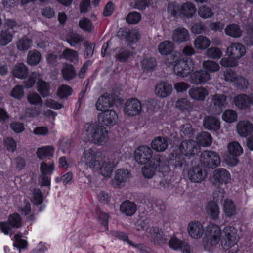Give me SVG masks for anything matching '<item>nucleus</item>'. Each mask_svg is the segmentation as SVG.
Returning <instances> with one entry per match:
<instances>
[{
    "label": "nucleus",
    "mask_w": 253,
    "mask_h": 253,
    "mask_svg": "<svg viewBox=\"0 0 253 253\" xmlns=\"http://www.w3.org/2000/svg\"><path fill=\"white\" fill-rule=\"evenodd\" d=\"M84 132L89 140L97 145H103L109 139L107 128L102 125L86 123L84 127Z\"/></svg>",
    "instance_id": "obj_1"
},
{
    "label": "nucleus",
    "mask_w": 253,
    "mask_h": 253,
    "mask_svg": "<svg viewBox=\"0 0 253 253\" xmlns=\"http://www.w3.org/2000/svg\"><path fill=\"white\" fill-rule=\"evenodd\" d=\"M224 94L215 93L210 95V111L214 115L220 114L226 107L228 102Z\"/></svg>",
    "instance_id": "obj_2"
},
{
    "label": "nucleus",
    "mask_w": 253,
    "mask_h": 253,
    "mask_svg": "<svg viewBox=\"0 0 253 253\" xmlns=\"http://www.w3.org/2000/svg\"><path fill=\"white\" fill-rule=\"evenodd\" d=\"M173 70L178 76L187 77L194 70L193 62L190 58H183L175 64Z\"/></svg>",
    "instance_id": "obj_3"
},
{
    "label": "nucleus",
    "mask_w": 253,
    "mask_h": 253,
    "mask_svg": "<svg viewBox=\"0 0 253 253\" xmlns=\"http://www.w3.org/2000/svg\"><path fill=\"white\" fill-rule=\"evenodd\" d=\"M22 218L17 213H14L10 214L7 222H1L0 223V228L5 234H11L12 230L11 227L14 228H19L22 226Z\"/></svg>",
    "instance_id": "obj_4"
},
{
    "label": "nucleus",
    "mask_w": 253,
    "mask_h": 253,
    "mask_svg": "<svg viewBox=\"0 0 253 253\" xmlns=\"http://www.w3.org/2000/svg\"><path fill=\"white\" fill-rule=\"evenodd\" d=\"M200 161L205 167L214 169L220 165L221 159L216 152L205 151L201 154Z\"/></svg>",
    "instance_id": "obj_5"
},
{
    "label": "nucleus",
    "mask_w": 253,
    "mask_h": 253,
    "mask_svg": "<svg viewBox=\"0 0 253 253\" xmlns=\"http://www.w3.org/2000/svg\"><path fill=\"white\" fill-rule=\"evenodd\" d=\"M179 150L183 155L187 157H191L200 152V147L195 141L185 140L181 142Z\"/></svg>",
    "instance_id": "obj_6"
},
{
    "label": "nucleus",
    "mask_w": 253,
    "mask_h": 253,
    "mask_svg": "<svg viewBox=\"0 0 253 253\" xmlns=\"http://www.w3.org/2000/svg\"><path fill=\"white\" fill-rule=\"evenodd\" d=\"M102 156H97L95 152L91 149L85 150L82 158L83 162L90 168L98 169L101 166Z\"/></svg>",
    "instance_id": "obj_7"
},
{
    "label": "nucleus",
    "mask_w": 253,
    "mask_h": 253,
    "mask_svg": "<svg viewBox=\"0 0 253 253\" xmlns=\"http://www.w3.org/2000/svg\"><path fill=\"white\" fill-rule=\"evenodd\" d=\"M98 119L102 125L113 126L117 123L118 116L114 110L106 109L98 114Z\"/></svg>",
    "instance_id": "obj_8"
},
{
    "label": "nucleus",
    "mask_w": 253,
    "mask_h": 253,
    "mask_svg": "<svg viewBox=\"0 0 253 253\" xmlns=\"http://www.w3.org/2000/svg\"><path fill=\"white\" fill-rule=\"evenodd\" d=\"M130 176V173L127 169H118L115 172L114 177L111 181V185L114 188H121L125 186V183Z\"/></svg>",
    "instance_id": "obj_9"
},
{
    "label": "nucleus",
    "mask_w": 253,
    "mask_h": 253,
    "mask_svg": "<svg viewBox=\"0 0 253 253\" xmlns=\"http://www.w3.org/2000/svg\"><path fill=\"white\" fill-rule=\"evenodd\" d=\"M230 178V174L226 169L219 168L213 171L210 181L215 187H219L221 184L227 183Z\"/></svg>",
    "instance_id": "obj_10"
},
{
    "label": "nucleus",
    "mask_w": 253,
    "mask_h": 253,
    "mask_svg": "<svg viewBox=\"0 0 253 253\" xmlns=\"http://www.w3.org/2000/svg\"><path fill=\"white\" fill-rule=\"evenodd\" d=\"M224 234V241L222 243V247L224 249H227L229 247L235 246L239 240L236 230L231 226H227L223 230Z\"/></svg>",
    "instance_id": "obj_11"
},
{
    "label": "nucleus",
    "mask_w": 253,
    "mask_h": 253,
    "mask_svg": "<svg viewBox=\"0 0 253 253\" xmlns=\"http://www.w3.org/2000/svg\"><path fill=\"white\" fill-rule=\"evenodd\" d=\"M114 156L111 155V158H106L105 156L101 160V166L100 169V173L104 177H109L112 173L113 168L117 165L118 162L114 158Z\"/></svg>",
    "instance_id": "obj_12"
},
{
    "label": "nucleus",
    "mask_w": 253,
    "mask_h": 253,
    "mask_svg": "<svg viewBox=\"0 0 253 253\" xmlns=\"http://www.w3.org/2000/svg\"><path fill=\"white\" fill-rule=\"evenodd\" d=\"M151 149L146 145H141L135 151V160L140 164H145L150 161L152 157Z\"/></svg>",
    "instance_id": "obj_13"
},
{
    "label": "nucleus",
    "mask_w": 253,
    "mask_h": 253,
    "mask_svg": "<svg viewBox=\"0 0 253 253\" xmlns=\"http://www.w3.org/2000/svg\"><path fill=\"white\" fill-rule=\"evenodd\" d=\"M141 110V104L137 98H132L126 101L124 111L128 116H133L139 115Z\"/></svg>",
    "instance_id": "obj_14"
},
{
    "label": "nucleus",
    "mask_w": 253,
    "mask_h": 253,
    "mask_svg": "<svg viewBox=\"0 0 253 253\" xmlns=\"http://www.w3.org/2000/svg\"><path fill=\"white\" fill-rule=\"evenodd\" d=\"M188 178L194 183H200L207 177V171L201 166L192 167L188 171Z\"/></svg>",
    "instance_id": "obj_15"
},
{
    "label": "nucleus",
    "mask_w": 253,
    "mask_h": 253,
    "mask_svg": "<svg viewBox=\"0 0 253 253\" xmlns=\"http://www.w3.org/2000/svg\"><path fill=\"white\" fill-rule=\"evenodd\" d=\"M227 53L229 57L238 60L245 55L246 49L241 43H233L227 48Z\"/></svg>",
    "instance_id": "obj_16"
},
{
    "label": "nucleus",
    "mask_w": 253,
    "mask_h": 253,
    "mask_svg": "<svg viewBox=\"0 0 253 253\" xmlns=\"http://www.w3.org/2000/svg\"><path fill=\"white\" fill-rule=\"evenodd\" d=\"M172 39L174 42L178 44L185 42L190 39L189 31L184 27H178L173 31Z\"/></svg>",
    "instance_id": "obj_17"
},
{
    "label": "nucleus",
    "mask_w": 253,
    "mask_h": 253,
    "mask_svg": "<svg viewBox=\"0 0 253 253\" xmlns=\"http://www.w3.org/2000/svg\"><path fill=\"white\" fill-rule=\"evenodd\" d=\"M148 233L151 241L155 244L163 245L167 241L162 230L157 227L150 228Z\"/></svg>",
    "instance_id": "obj_18"
},
{
    "label": "nucleus",
    "mask_w": 253,
    "mask_h": 253,
    "mask_svg": "<svg viewBox=\"0 0 253 253\" xmlns=\"http://www.w3.org/2000/svg\"><path fill=\"white\" fill-rule=\"evenodd\" d=\"M162 166L163 163L160 158L154 159L151 162L148 166H146L142 169V173L144 176L147 178H152L155 175L157 169Z\"/></svg>",
    "instance_id": "obj_19"
},
{
    "label": "nucleus",
    "mask_w": 253,
    "mask_h": 253,
    "mask_svg": "<svg viewBox=\"0 0 253 253\" xmlns=\"http://www.w3.org/2000/svg\"><path fill=\"white\" fill-rule=\"evenodd\" d=\"M210 79L209 74L205 70H200L193 73L190 77V82L196 85L206 83Z\"/></svg>",
    "instance_id": "obj_20"
},
{
    "label": "nucleus",
    "mask_w": 253,
    "mask_h": 253,
    "mask_svg": "<svg viewBox=\"0 0 253 253\" xmlns=\"http://www.w3.org/2000/svg\"><path fill=\"white\" fill-rule=\"evenodd\" d=\"M172 90L171 84L167 82H161L156 85L155 93L160 98H166L171 93Z\"/></svg>",
    "instance_id": "obj_21"
},
{
    "label": "nucleus",
    "mask_w": 253,
    "mask_h": 253,
    "mask_svg": "<svg viewBox=\"0 0 253 253\" xmlns=\"http://www.w3.org/2000/svg\"><path fill=\"white\" fill-rule=\"evenodd\" d=\"M114 99L112 95L105 93L102 95L96 103L95 106L97 110L102 111L103 109L113 106Z\"/></svg>",
    "instance_id": "obj_22"
},
{
    "label": "nucleus",
    "mask_w": 253,
    "mask_h": 253,
    "mask_svg": "<svg viewBox=\"0 0 253 253\" xmlns=\"http://www.w3.org/2000/svg\"><path fill=\"white\" fill-rule=\"evenodd\" d=\"M190 97L197 101H204L209 94V91L203 87H195L190 88L188 91Z\"/></svg>",
    "instance_id": "obj_23"
},
{
    "label": "nucleus",
    "mask_w": 253,
    "mask_h": 253,
    "mask_svg": "<svg viewBox=\"0 0 253 253\" xmlns=\"http://www.w3.org/2000/svg\"><path fill=\"white\" fill-rule=\"evenodd\" d=\"M188 231L192 238L198 239L202 236L204 229L203 226L199 222L192 221L188 224Z\"/></svg>",
    "instance_id": "obj_24"
},
{
    "label": "nucleus",
    "mask_w": 253,
    "mask_h": 253,
    "mask_svg": "<svg viewBox=\"0 0 253 253\" xmlns=\"http://www.w3.org/2000/svg\"><path fill=\"white\" fill-rule=\"evenodd\" d=\"M121 212L127 216H132L136 212V204L129 200H126L122 203L120 207Z\"/></svg>",
    "instance_id": "obj_25"
},
{
    "label": "nucleus",
    "mask_w": 253,
    "mask_h": 253,
    "mask_svg": "<svg viewBox=\"0 0 253 253\" xmlns=\"http://www.w3.org/2000/svg\"><path fill=\"white\" fill-rule=\"evenodd\" d=\"M237 130L241 136L246 137L253 131V126L249 121H240L237 125Z\"/></svg>",
    "instance_id": "obj_26"
},
{
    "label": "nucleus",
    "mask_w": 253,
    "mask_h": 253,
    "mask_svg": "<svg viewBox=\"0 0 253 253\" xmlns=\"http://www.w3.org/2000/svg\"><path fill=\"white\" fill-rule=\"evenodd\" d=\"M206 211L212 220H216L218 219L220 213L219 207L214 201H210L208 203Z\"/></svg>",
    "instance_id": "obj_27"
},
{
    "label": "nucleus",
    "mask_w": 253,
    "mask_h": 253,
    "mask_svg": "<svg viewBox=\"0 0 253 253\" xmlns=\"http://www.w3.org/2000/svg\"><path fill=\"white\" fill-rule=\"evenodd\" d=\"M168 146L167 137L158 136L155 138L151 142L152 148L157 152H163Z\"/></svg>",
    "instance_id": "obj_28"
},
{
    "label": "nucleus",
    "mask_w": 253,
    "mask_h": 253,
    "mask_svg": "<svg viewBox=\"0 0 253 253\" xmlns=\"http://www.w3.org/2000/svg\"><path fill=\"white\" fill-rule=\"evenodd\" d=\"M203 125L206 129L214 131L218 130L220 127L219 120L213 116H206L203 120Z\"/></svg>",
    "instance_id": "obj_29"
},
{
    "label": "nucleus",
    "mask_w": 253,
    "mask_h": 253,
    "mask_svg": "<svg viewBox=\"0 0 253 253\" xmlns=\"http://www.w3.org/2000/svg\"><path fill=\"white\" fill-rule=\"evenodd\" d=\"M29 191L28 197L32 202L36 205H40L42 203L43 195L39 188L31 187Z\"/></svg>",
    "instance_id": "obj_30"
},
{
    "label": "nucleus",
    "mask_w": 253,
    "mask_h": 253,
    "mask_svg": "<svg viewBox=\"0 0 253 253\" xmlns=\"http://www.w3.org/2000/svg\"><path fill=\"white\" fill-rule=\"evenodd\" d=\"M28 73V71L27 67L21 63L16 64L12 70L13 76L19 79H25L27 77Z\"/></svg>",
    "instance_id": "obj_31"
},
{
    "label": "nucleus",
    "mask_w": 253,
    "mask_h": 253,
    "mask_svg": "<svg viewBox=\"0 0 253 253\" xmlns=\"http://www.w3.org/2000/svg\"><path fill=\"white\" fill-rule=\"evenodd\" d=\"M233 101L235 105L239 108L245 109L250 107L248 95L240 94L234 97Z\"/></svg>",
    "instance_id": "obj_32"
},
{
    "label": "nucleus",
    "mask_w": 253,
    "mask_h": 253,
    "mask_svg": "<svg viewBox=\"0 0 253 253\" xmlns=\"http://www.w3.org/2000/svg\"><path fill=\"white\" fill-rule=\"evenodd\" d=\"M61 72L63 78L67 81L72 80L76 76V72L74 66L68 63H65L63 65Z\"/></svg>",
    "instance_id": "obj_33"
},
{
    "label": "nucleus",
    "mask_w": 253,
    "mask_h": 253,
    "mask_svg": "<svg viewBox=\"0 0 253 253\" xmlns=\"http://www.w3.org/2000/svg\"><path fill=\"white\" fill-rule=\"evenodd\" d=\"M221 235H206L204 245L205 249L210 251L212 247L216 246L219 242Z\"/></svg>",
    "instance_id": "obj_34"
},
{
    "label": "nucleus",
    "mask_w": 253,
    "mask_h": 253,
    "mask_svg": "<svg viewBox=\"0 0 253 253\" xmlns=\"http://www.w3.org/2000/svg\"><path fill=\"white\" fill-rule=\"evenodd\" d=\"M37 88L38 91L43 97L44 98L49 95L50 86L49 83L39 79L37 82Z\"/></svg>",
    "instance_id": "obj_35"
},
{
    "label": "nucleus",
    "mask_w": 253,
    "mask_h": 253,
    "mask_svg": "<svg viewBox=\"0 0 253 253\" xmlns=\"http://www.w3.org/2000/svg\"><path fill=\"white\" fill-rule=\"evenodd\" d=\"M211 44L210 40L205 36H198L194 41V47L199 50L207 48Z\"/></svg>",
    "instance_id": "obj_36"
},
{
    "label": "nucleus",
    "mask_w": 253,
    "mask_h": 253,
    "mask_svg": "<svg viewBox=\"0 0 253 253\" xmlns=\"http://www.w3.org/2000/svg\"><path fill=\"white\" fill-rule=\"evenodd\" d=\"M225 33L227 35L233 38L240 37L242 34L240 26L234 23L227 25L225 29Z\"/></svg>",
    "instance_id": "obj_37"
},
{
    "label": "nucleus",
    "mask_w": 253,
    "mask_h": 253,
    "mask_svg": "<svg viewBox=\"0 0 253 253\" xmlns=\"http://www.w3.org/2000/svg\"><path fill=\"white\" fill-rule=\"evenodd\" d=\"M132 56L133 52L131 50L121 48L115 54V58L120 62H125Z\"/></svg>",
    "instance_id": "obj_38"
},
{
    "label": "nucleus",
    "mask_w": 253,
    "mask_h": 253,
    "mask_svg": "<svg viewBox=\"0 0 253 253\" xmlns=\"http://www.w3.org/2000/svg\"><path fill=\"white\" fill-rule=\"evenodd\" d=\"M41 60V54L37 50H32L29 51L27 55V63L31 66H36Z\"/></svg>",
    "instance_id": "obj_39"
},
{
    "label": "nucleus",
    "mask_w": 253,
    "mask_h": 253,
    "mask_svg": "<svg viewBox=\"0 0 253 253\" xmlns=\"http://www.w3.org/2000/svg\"><path fill=\"white\" fill-rule=\"evenodd\" d=\"M54 148L50 146L39 148L36 152L37 157L41 160H43L46 157H52Z\"/></svg>",
    "instance_id": "obj_40"
},
{
    "label": "nucleus",
    "mask_w": 253,
    "mask_h": 253,
    "mask_svg": "<svg viewBox=\"0 0 253 253\" xmlns=\"http://www.w3.org/2000/svg\"><path fill=\"white\" fill-rule=\"evenodd\" d=\"M196 11V8L192 3L187 2L181 6L180 14L187 18L192 17Z\"/></svg>",
    "instance_id": "obj_41"
},
{
    "label": "nucleus",
    "mask_w": 253,
    "mask_h": 253,
    "mask_svg": "<svg viewBox=\"0 0 253 253\" xmlns=\"http://www.w3.org/2000/svg\"><path fill=\"white\" fill-rule=\"evenodd\" d=\"M66 41L71 46L75 47L80 45L81 43L84 41V38L81 35L72 32L67 35Z\"/></svg>",
    "instance_id": "obj_42"
},
{
    "label": "nucleus",
    "mask_w": 253,
    "mask_h": 253,
    "mask_svg": "<svg viewBox=\"0 0 253 253\" xmlns=\"http://www.w3.org/2000/svg\"><path fill=\"white\" fill-rule=\"evenodd\" d=\"M174 49V44L169 41H165L158 46L159 52L162 55L170 54Z\"/></svg>",
    "instance_id": "obj_43"
},
{
    "label": "nucleus",
    "mask_w": 253,
    "mask_h": 253,
    "mask_svg": "<svg viewBox=\"0 0 253 253\" xmlns=\"http://www.w3.org/2000/svg\"><path fill=\"white\" fill-rule=\"evenodd\" d=\"M198 142L203 146H209L212 142L211 135L206 131L202 132L196 137Z\"/></svg>",
    "instance_id": "obj_44"
},
{
    "label": "nucleus",
    "mask_w": 253,
    "mask_h": 253,
    "mask_svg": "<svg viewBox=\"0 0 253 253\" xmlns=\"http://www.w3.org/2000/svg\"><path fill=\"white\" fill-rule=\"evenodd\" d=\"M229 154L233 156L237 157L243 153V149L237 141H233L229 143L227 146Z\"/></svg>",
    "instance_id": "obj_45"
},
{
    "label": "nucleus",
    "mask_w": 253,
    "mask_h": 253,
    "mask_svg": "<svg viewBox=\"0 0 253 253\" xmlns=\"http://www.w3.org/2000/svg\"><path fill=\"white\" fill-rule=\"evenodd\" d=\"M15 31H10L8 30H2L0 33V44L5 46L10 43L13 39Z\"/></svg>",
    "instance_id": "obj_46"
},
{
    "label": "nucleus",
    "mask_w": 253,
    "mask_h": 253,
    "mask_svg": "<svg viewBox=\"0 0 253 253\" xmlns=\"http://www.w3.org/2000/svg\"><path fill=\"white\" fill-rule=\"evenodd\" d=\"M62 56L66 60L74 63H77L79 59L78 52L70 48L65 49L62 52Z\"/></svg>",
    "instance_id": "obj_47"
},
{
    "label": "nucleus",
    "mask_w": 253,
    "mask_h": 253,
    "mask_svg": "<svg viewBox=\"0 0 253 253\" xmlns=\"http://www.w3.org/2000/svg\"><path fill=\"white\" fill-rule=\"evenodd\" d=\"M224 211L226 215L231 217L236 213V207L233 202L230 200H226L224 203Z\"/></svg>",
    "instance_id": "obj_48"
},
{
    "label": "nucleus",
    "mask_w": 253,
    "mask_h": 253,
    "mask_svg": "<svg viewBox=\"0 0 253 253\" xmlns=\"http://www.w3.org/2000/svg\"><path fill=\"white\" fill-rule=\"evenodd\" d=\"M27 100L31 105H40L42 104L43 101L40 96L36 92H32L27 94Z\"/></svg>",
    "instance_id": "obj_49"
},
{
    "label": "nucleus",
    "mask_w": 253,
    "mask_h": 253,
    "mask_svg": "<svg viewBox=\"0 0 253 253\" xmlns=\"http://www.w3.org/2000/svg\"><path fill=\"white\" fill-rule=\"evenodd\" d=\"M206 55L212 59H219L222 56V52L218 47H211L207 50Z\"/></svg>",
    "instance_id": "obj_50"
},
{
    "label": "nucleus",
    "mask_w": 253,
    "mask_h": 253,
    "mask_svg": "<svg viewBox=\"0 0 253 253\" xmlns=\"http://www.w3.org/2000/svg\"><path fill=\"white\" fill-rule=\"evenodd\" d=\"M32 41L26 37H23L17 42L16 46L18 50L24 51L28 50L31 46Z\"/></svg>",
    "instance_id": "obj_51"
},
{
    "label": "nucleus",
    "mask_w": 253,
    "mask_h": 253,
    "mask_svg": "<svg viewBox=\"0 0 253 253\" xmlns=\"http://www.w3.org/2000/svg\"><path fill=\"white\" fill-rule=\"evenodd\" d=\"M141 64L142 68L147 71L153 69L156 66V61L154 58H146L143 59Z\"/></svg>",
    "instance_id": "obj_52"
},
{
    "label": "nucleus",
    "mask_w": 253,
    "mask_h": 253,
    "mask_svg": "<svg viewBox=\"0 0 253 253\" xmlns=\"http://www.w3.org/2000/svg\"><path fill=\"white\" fill-rule=\"evenodd\" d=\"M54 169V164L51 163L49 164L42 162L40 164V170L41 173L51 175Z\"/></svg>",
    "instance_id": "obj_53"
},
{
    "label": "nucleus",
    "mask_w": 253,
    "mask_h": 253,
    "mask_svg": "<svg viewBox=\"0 0 253 253\" xmlns=\"http://www.w3.org/2000/svg\"><path fill=\"white\" fill-rule=\"evenodd\" d=\"M222 119L225 122L228 123H232L235 122L237 118V115L236 111L233 110H226L222 114Z\"/></svg>",
    "instance_id": "obj_54"
},
{
    "label": "nucleus",
    "mask_w": 253,
    "mask_h": 253,
    "mask_svg": "<svg viewBox=\"0 0 253 253\" xmlns=\"http://www.w3.org/2000/svg\"><path fill=\"white\" fill-rule=\"evenodd\" d=\"M202 65L204 69L210 72H216L220 68L219 65L213 61H205L203 62Z\"/></svg>",
    "instance_id": "obj_55"
},
{
    "label": "nucleus",
    "mask_w": 253,
    "mask_h": 253,
    "mask_svg": "<svg viewBox=\"0 0 253 253\" xmlns=\"http://www.w3.org/2000/svg\"><path fill=\"white\" fill-rule=\"evenodd\" d=\"M40 75L36 72H33L29 77L24 81L25 87L27 88H32L35 84L36 81L39 80Z\"/></svg>",
    "instance_id": "obj_56"
},
{
    "label": "nucleus",
    "mask_w": 253,
    "mask_h": 253,
    "mask_svg": "<svg viewBox=\"0 0 253 253\" xmlns=\"http://www.w3.org/2000/svg\"><path fill=\"white\" fill-rule=\"evenodd\" d=\"M141 14L137 12H132L129 13L126 17V21L131 24L138 23L141 20Z\"/></svg>",
    "instance_id": "obj_57"
},
{
    "label": "nucleus",
    "mask_w": 253,
    "mask_h": 253,
    "mask_svg": "<svg viewBox=\"0 0 253 253\" xmlns=\"http://www.w3.org/2000/svg\"><path fill=\"white\" fill-rule=\"evenodd\" d=\"M83 45L85 47L84 53L85 58H90L94 53L95 44L93 43H89L88 41H85L84 42Z\"/></svg>",
    "instance_id": "obj_58"
},
{
    "label": "nucleus",
    "mask_w": 253,
    "mask_h": 253,
    "mask_svg": "<svg viewBox=\"0 0 253 253\" xmlns=\"http://www.w3.org/2000/svg\"><path fill=\"white\" fill-rule=\"evenodd\" d=\"M140 38L139 32L135 29L128 31L126 36V40L131 42H136Z\"/></svg>",
    "instance_id": "obj_59"
},
{
    "label": "nucleus",
    "mask_w": 253,
    "mask_h": 253,
    "mask_svg": "<svg viewBox=\"0 0 253 253\" xmlns=\"http://www.w3.org/2000/svg\"><path fill=\"white\" fill-rule=\"evenodd\" d=\"M198 13L201 18L204 19L210 18L213 15L211 9L205 5L199 8Z\"/></svg>",
    "instance_id": "obj_60"
},
{
    "label": "nucleus",
    "mask_w": 253,
    "mask_h": 253,
    "mask_svg": "<svg viewBox=\"0 0 253 253\" xmlns=\"http://www.w3.org/2000/svg\"><path fill=\"white\" fill-rule=\"evenodd\" d=\"M79 25L81 29L88 32H91L93 28L91 22L86 18L81 20L79 21Z\"/></svg>",
    "instance_id": "obj_61"
},
{
    "label": "nucleus",
    "mask_w": 253,
    "mask_h": 253,
    "mask_svg": "<svg viewBox=\"0 0 253 253\" xmlns=\"http://www.w3.org/2000/svg\"><path fill=\"white\" fill-rule=\"evenodd\" d=\"M234 83L237 88L240 90L247 89L249 84L248 80L241 76H238Z\"/></svg>",
    "instance_id": "obj_62"
},
{
    "label": "nucleus",
    "mask_w": 253,
    "mask_h": 253,
    "mask_svg": "<svg viewBox=\"0 0 253 253\" xmlns=\"http://www.w3.org/2000/svg\"><path fill=\"white\" fill-rule=\"evenodd\" d=\"M180 133L182 137H191L194 134V131L190 124H185L181 126Z\"/></svg>",
    "instance_id": "obj_63"
},
{
    "label": "nucleus",
    "mask_w": 253,
    "mask_h": 253,
    "mask_svg": "<svg viewBox=\"0 0 253 253\" xmlns=\"http://www.w3.org/2000/svg\"><path fill=\"white\" fill-rule=\"evenodd\" d=\"M72 88L67 85L60 86L58 90V95L61 98L67 97L72 93Z\"/></svg>",
    "instance_id": "obj_64"
}]
</instances>
